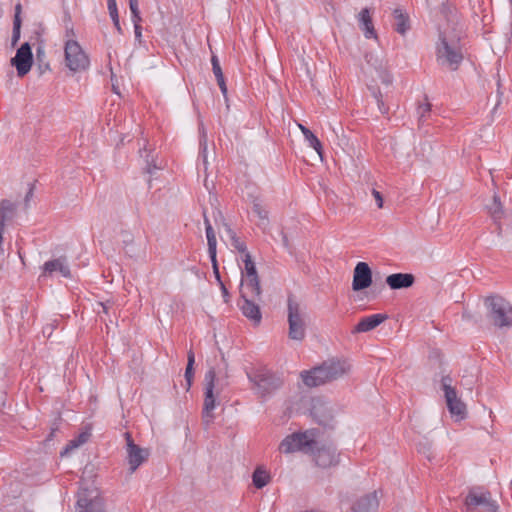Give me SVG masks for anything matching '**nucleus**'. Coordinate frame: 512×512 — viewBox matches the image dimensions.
Here are the masks:
<instances>
[{
    "label": "nucleus",
    "mask_w": 512,
    "mask_h": 512,
    "mask_svg": "<svg viewBox=\"0 0 512 512\" xmlns=\"http://www.w3.org/2000/svg\"><path fill=\"white\" fill-rule=\"evenodd\" d=\"M462 26L456 15L447 20V24L439 28V42L436 46L437 63L451 71L458 69L464 58L461 37Z\"/></svg>",
    "instance_id": "nucleus-1"
},
{
    "label": "nucleus",
    "mask_w": 512,
    "mask_h": 512,
    "mask_svg": "<svg viewBox=\"0 0 512 512\" xmlns=\"http://www.w3.org/2000/svg\"><path fill=\"white\" fill-rule=\"evenodd\" d=\"M351 370V365L346 360H330L311 371L301 373L304 384L308 387H316L327 382L337 380Z\"/></svg>",
    "instance_id": "nucleus-2"
},
{
    "label": "nucleus",
    "mask_w": 512,
    "mask_h": 512,
    "mask_svg": "<svg viewBox=\"0 0 512 512\" xmlns=\"http://www.w3.org/2000/svg\"><path fill=\"white\" fill-rule=\"evenodd\" d=\"M487 317L491 323L499 328L512 327V305L501 296L494 295L485 298Z\"/></svg>",
    "instance_id": "nucleus-3"
},
{
    "label": "nucleus",
    "mask_w": 512,
    "mask_h": 512,
    "mask_svg": "<svg viewBox=\"0 0 512 512\" xmlns=\"http://www.w3.org/2000/svg\"><path fill=\"white\" fill-rule=\"evenodd\" d=\"M450 376H443L441 379V388L444 392V398L448 411L455 421H462L467 417L466 404L458 397L455 387L452 385Z\"/></svg>",
    "instance_id": "nucleus-4"
},
{
    "label": "nucleus",
    "mask_w": 512,
    "mask_h": 512,
    "mask_svg": "<svg viewBox=\"0 0 512 512\" xmlns=\"http://www.w3.org/2000/svg\"><path fill=\"white\" fill-rule=\"evenodd\" d=\"M64 56L66 67L74 73L85 71L90 65L87 53L75 39L65 40Z\"/></svg>",
    "instance_id": "nucleus-5"
},
{
    "label": "nucleus",
    "mask_w": 512,
    "mask_h": 512,
    "mask_svg": "<svg viewBox=\"0 0 512 512\" xmlns=\"http://www.w3.org/2000/svg\"><path fill=\"white\" fill-rule=\"evenodd\" d=\"M305 310L292 298L288 299L289 338L302 341L306 334Z\"/></svg>",
    "instance_id": "nucleus-6"
},
{
    "label": "nucleus",
    "mask_w": 512,
    "mask_h": 512,
    "mask_svg": "<svg viewBox=\"0 0 512 512\" xmlns=\"http://www.w3.org/2000/svg\"><path fill=\"white\" fill-rule=\"evenodd\" d=\"M315 438L316 434L314 430L293 433L281 441L279 450L285 454L297 451H309L312 450L316 444Z\"/></svg>",
    "instance_id": "nucleus-7"
},
{
    "label": "nucleus",
    "mask_w": 512,
    "mask_h": 512,
    "mask_svg": "<svg viewBox=\"0 0 512 512\" xmlns=\"http://www.w3.org/2000/svg\"><path fill=\"white\" fill-rule=\"evenodd\" d=\"M77 512H104L99 490L95 486H81L78 492Z\"/></svg>",
    "instance_id": "nucleus-8"
},
{
    "label": "nucleus",
    "mask_w": 512,
    "mask_h": 512,
    "mask_svg": "<svg viewBox=\"0 0 512 512\" xmlns=\"http://www.w3.org/2000/svg\"><path fill=\"white\" fill-rule=\"evenodd\" d=\"M215 381H216V372L213 368L209 369L205 374V392H204V404H203V412L202 417L203 421L206 425L212 423L214 419L213 411L216 408V394H215Z\"/></svg>",
    "instance_id": "nucleus-9"
},
{
    "label": "nucleus",
    "mask_w": 512,
    "mask_h": 512,
    "mask_svg": "<svg viewBox=\"0 0 512 512\" xmlns=\"http://www.w3.org/2000/svg\"><path fill=\"white\" fill-rule=\"evenodd\" d=\"M244 274L246 279L242 281L241 293L244 296H260L261 287L256 270L255 263L250 253H245L244 258Z\"/></svg>",
    "instance_id": "nucleus-10"
},
{
    "label": "nucleus",
    "mask_w": 512,
    "mask_h": 512,
    "mask_svg": "<svg viewBox=\"0 0 512 512\" xmlns=\"http://www.w3.org/2000/svg\"><path fill=\"white\" fill-rule=\"evenodd\" d=\"M365 60L368 65L366 73L371 76L373 81L380 80L387 86L392 83V76L387 70L383 55L370 52L365 55Z\"/></svg>",
    "instance_id": "nucleus-11"
},
{
    "label": "nucleus",
    "mask_w": 512,
    "mask_h": 512,
    "mask_svg": "<svg viewBox=\"0 0 512 512\" xmlns=\"http://www.w3.org/2000/svg\"><path fill=\"white\" fill-rule=\"evenodd\" d=\"M466 512H498V505L489 492L471 490L465 499Z\"/></svg>",
    "instance_id": "nucleus-12"
},
{
    "label": "nucleus",
    "mask_w": 512,
    "mask_h": 512,
    "mask_svg": "<svg viewBox=\"0 0 512 512\" xmlns=\"http://www.w3.org/2000/svg\"><path fill=\"white\" fill-rule=\"evenodd\" d=\"M11 64L15 66L19 77L25 76L32 67L33 54L29 43H24L17 50L16 55L11 59Z\"/></svg>",
    "instance_id": "nucleus-13"
},
{
    "label": "nucleus",
    "mask_w": 512,
    "mask_h": 512,
    "mask_svg": "<svg viewBox=\"0 0 512 512\" xmlns=\"http://www.w3.org/2000/svg\"><path fill=\"white\" fill-rule=\"evenodd\" d=\"M127 440V461L129 464V470L131 473H134L138 467L143 464L148 458L149 452L146 449H143L136 445L130 434L126 433Z\"/></svg>",
    "instance_id": "nucleus-14"
},
{
    "label": "nucleus",
    "mask_w": 512,
    "mask_h": 512,
    "mask_svg": "<svg viewBox=\"0 0 512 512\" xmlns=\"http://www.w3.org/2000/svg\"><path fill=\"white\" fill-rule=\"evenodd\" d=\"M311 414L314 419L323 426H331L335 418L334 407L330 403L320 399L313 401Z\"/></svg>",
    "instance_id": "nucleus-15"
},
{
    "label": "nucleus",
    "mask_w": 512,
    "mask_h": 512,
    "mask_svg": "<svg viewBox=\"0 0 512 512\" xmlns=\"http://www.w3.org/2000/svg\"><path fill=\"white\" fill-rule=\"evenodd\" d=\"M372 284V270L366 262H358L353 271L352 289L361 291Z\"/></svg>",
    "instance_id": "nucleus-16"
},
{
    "label": "nucleus",
    "mask_w": 512,
    "mask_h": 512,
    "mask_svg": "<svg viewBox=\"0 0 512 512\" xmlns=\"http://www.w3.org/2000/svg\"><path fill=\"white\" fill-rule=\"evenodd\" d=\"M55 272H59L65 278L71 277L70 268L65 257H59L44 263L42 276H52Z\"/></svg>",
    "instance_id": "nucleus-17"
},
{
    "label": "nucleus",
    "mask_w": 512,
    "mask_h": 512,
    "mask_svg": "<svg viewBox=\"0 0 512 512\" xmlns=\"http://www.w3.org/2000/svg\"><path fill=\"white\" fill-rule=\"evenodd\" d=\"M415 277L410 273H394L386 277V284L393 290L411 287Z\"/></svg>",
    "instance_id": "nucleus-18"
},
{
    "label": "nucleus",
    "mask_w": 512,
    "mask_h": 512,
    "mask_svg": "<svg viewBox=\"0 0 512 512\" xmlns=\"http://www.w3.org/2000/svg\"><path fill=\"white\" fill-rule=\"evenodd\" d=\"M250 379L255 383L262 394L269 393L279 386V380L268 372L258 373Z\"/></svg>",
    "instance_id": "nucleus-19"
},
{
    "label": "nucleus",
    "mask_w": 512,
    "mask_h": 512,
    "mask_svg": "<svg viewBox=\"0 0 512 512\" xmlns=\"http://www.w3.org/2000/svg\"><path fill=\"white\" fill-rule=\"evenodd\" d=\"M241 297L243 299V304L241 305L243 315L250 319L255 325H258L262 319L261 311L259 306L250 299L255 296H244L241 293Z\"/></svg>",
    "instance_id": "nucleus-20"
},
{
    "label": "nucleus",
    "mask_w": 512,
    "mask_h": 512,
    "mask_svg": "<svg viewBox=\"0 0 512 512\" xmlns=\"http://www.w3.org/2000/svg\"><path fill=\"white\" fill-rule=\"evenodd\" d=\"M387 319L386 314H373L362 318L353 329V333H364L375 329Z\"/></svg>",
    "instance_id": "nucleus-21"
},
{
    "label": "nucleus",
    "mask_w": 512,
    "mask_h": 512,
    "mask_svg": "<svg viewBox=\"0 0 512 512\" xmlns=\"http://www.w3.org/2000/svg\"><path fill=\"white\" fill-rule=\"evenodd\" d=\"M315 462L322 468H328L338 463L335 449L331 447L321 448L315 454Z\"/></svg>",
    "instance_id": "nucleus-22"
},
{
    "label": "nucleus",
    "mask_w": 512,
    "mask_h": 512,
    "mask_svg": "<svg viewBox=\"0 0 512 512\" xmlns=\"http://www.w3.org/2000/svg\"><path fill=\"white\" fill-rule=\"evenodd\" d=\"M379 506L376 492L365 495L356 501L353 506L354 512H374Z\"/></svg>",
    "instance_id": "nucleus-23"
},
{
    "label": "nucleus",
    "mask_w": 512,
    "mask_h": 512,
    "mask_svg": "<svg viewBox=\"0 0 512 512\" xmlns=\"http://www.w3.org/2000/svg\"><path fill=\"white\" fill-rule=\"evenodd\" d=\"M358 21H359L360 28L364 32V36L366 38L377 39V34L374 29V25L372 23L370 10L368 8H364L359 12Z\"/></svg>",
    "instance_id": "nucleus-24"
},
{
    "label": "nucleus",
    "mask_w": 512,
    "mask_h": 512,
    "mask_svg": "<svg viewBox=\"0 0 512 512\" xmlns=\"http://www.w3.org/2000/svg\"><path fill=\"white\" fill-rule=\"evenodd\" d=\"M91 436L90 429L86 428L84 431L80 432L77 436L71 439L65 448L61 451V456H65L70 454L72 451L76 450L83 444H85Z\"/></svg>",
    "instance_id": "nucleus-25"
},
{
    "label": "nucleus",
    "mask_w": 512,
    "mask_h": 512,
    "mask_svg": "<svg viewBox=\"0 0 512 512\" xmlns=\"http://www.w3.org/2000/svg\"><path fill=\"white\" fill-rule=\"evenodd\" d=\"M16 213V205L9 200L0 202V227L5 228L6 223L13 219Z\"/></svg>",
    "instance_id": "nucleus-26"
},
{
    "label": "nucleus",
    "mask_w": 512,
    "mask_h": 512,
    "mask_svg": "<svg viewBox=\"0 0 512 512\" xmlns=\"http://www.w3.org/2000/svg\"><path fill=\"white\" fill-rule=\"evenodd\" d=\"M394 15V28L395 30L401 34L405 35L406 32L410 29L409 18L408 15L405 14L401 9H395L393 12Z\"/></svg>",
    "instance_id": "nucleus-27"
},
{
    "label": "nucleus",
    "mask_w": 512,
    "mask_h": 512,
    "mask_svg": "<svg viewBox=\"0 0 512 512\" xmlns=\"http://www.w3.org/2000/svg\"><path fill=\"white\" fill-rule=\"evenodd\" d=\"M486 209H487V212L489 213V215L491 216V218L495 222L499 221L504 214L503 207L500 202V198L497 194H494L492 203L488 204L486 206Z\"/></svg>",
    "instance_id": "nucleus-28"
},
{
    "label": "nucleus",
    "mask_w": 512,
    "mask_h": 512,
    "mask_svg": "<svg viewBox=\"0 0 512 512\" xmlns=\"http://www.w3.org/2000/svg\"><path fill=\"white\" fill-rule=\"evenodd\" d=\"M271 480L270 474L263 468L258 467L253 473L252 481L256 488L265 487Z\"/></svg>",
    "instance_id": "nucleus-29"
},
{
    "label": "nucleus",
    "mask_w": 512,
    "mask_h": 512,
    "mask_svg": "<svg viewBox=\"0 0 512 512\" xmlns=\"http://www.w3.org/2000/svg\"><path fill=\"white\" fill-rule=\"evenodd\" d=\"M253 212L258 216V225L263 229H266L269 224L268 211L261 205L257 200L253 202Z\"/></svg>",
    "instance_id": "nucleus-30"
},
{
    "label": "nucleus",
    "mask_w": 512,
    "mask_h": 512,
    "mask_svg": "<svg viewBox=\"0 0 512 512\" xmlns=\"http://www.w3.org/2000/svg\"><path fill=\"white\" fill-rule=\"evenodd\" d=\"M206 237L208 242V253L210 258H214L217 254L216 247H217V240L215 232L212 228V225H208L206 229Z\"/></svg>",
    "instance_id": "nucleus-31"
},
{
    "label": "nucleus",
    "mask_w": 512,
    "mask_h": 512,
    "mask_svg": "<svg viewBox=\"0 0 512 512\" xmlns=\"http://www.w3.org/2000/svg\"><path fill=\"white\" fill-rule=\"evenodd\" d=\"M107 4H108L109 14H110V17L113 21L115 28L117 29V31L119 33H122V28H121L120 21H119V15H118L116 1L111 0V1H108Z\"/></svg>",
    "instance_id": "nucleus-32"
},
{
    "label": "nucleus",
    "mask_w": 512,
    "mask_h": 512,
    "mask_svg": "<svg viewBox=\"0 0 512 512\" xmlns=\"http://www.w3.org/2000/svg\"><path fill=\"white\" fill-rule=\"evenodd\" d=\"M187 358H188V362H187V367H186V370H185V378H186V381H187V386L189 388L191 386L192 378H193V375H194L193 365H194V362H195V355H194V352L192 350H190L188 352Z\"/></svg>",
    "instance_id": "nucleus-33"
},
{
    "label": "nucleus",
    "mask_w": 512,
    "mask_h": 512,
    "mask_svg": "<svg viewBox=\"0 0 512 512\" xmlns=\"http://www.w3.org/2000/svg\"><path fill=\"white\" fill-rule=\"evenodd\" d=\"M304 138L309 143L310 147H312L322 158V144L316 135L312 131H309L308 134L304 136Z\"/></svg>",
    "instance_id": "nucleus-34"
},
{
    "label": "nucleus",
    "mask_w": 512,
    "mask_h": 512,
    "mask_svg": "<svg viewBox=\"0 0 512 512\" xmlns=\"http://www.w3.org/2000/svg\"><path fill=\"white\" fill-rule=\"evenodd\" d=\"M129 8L131 11L132 22H141L140 10L138 6V0H129Z\"/></svg>",
    "instance_id": "nucleus-35"
},
{
    "label": "nucleus",
    "mask_w": 512,
    "mask_h": 512,
    "mask_svg": "<svg viewBox=\"0 0 512 512\" xmlns=\"http://www.w3.org/2000/svg\"><path fill=\"white\" fill-rule=\"evenodd\" d=\"M431 111V104L429 102H424L419 104L417 107V114L419 121H422L426 115H428Z\"/></svg>",
    "instance_id": "nucleus-36"
},
{
    "label": "nucleus",
    "mask_w": 512,
    "mask_h": 512,
    "mask_svg": "<svg viewBox=\"0 0 512 512\" xmlns=\"http://www.w3.org/2000/svg\"><path fill=\"white\" fill-rule=\"evenodd\" d=\"M200 148H201V155H202L203 163L206 166L208 163V161H207V139H206V134L204 132L202 133L201 138H200Z\"/></svg>",
    "instance_id": "nucleus-37"
},
{
    "label": "nucleus",
    "mask_w": 512,
    "mask_h": 512,
    "mask_svg": "<svg viewBox=\"0 0 512 512\" xmlns=\"http://www.w3.org/2000/svg\"><path fill=\"white\" fill-rule=\"evenodd\" d=\"M211 63H212V70H213V73H214L216 79L223 77L224 75H223V72H222V69H221V66H220L217 56H212Z\"/></svg>",
    "instance_id": "nucleus-38"
},
{
    "label": "nucleus",
    "mask_w": 512,
    "mask_h": 512,
    "mask_svg": "<svg viewBox=\"0 0 512 512\" xmlns=\"http://www.w3.org/2000/svg\"><path fill=\"white\" fill-rule=\"evenodd\" d=\"M231 245L241 253H248L246 245L238 237L231 241Z\"/></svg>",
    "instance_id": "nucleus-39"
},
{
    "label": "nucleus",
    "mask_w": 512,
    "mask_h": 512,
    "mask_svg": "<svg viewBox=\"0 0 512 512\" xmlns=\"http://www.w3.org/2000/svg\"><path fill=\"white\" fill-rule=\"evenodd\" d=\"M374 96H375V98H376V100H377L379 110H380L382 113H387V112H388V109L384 106V103H383V100H382L381 93H380V92L374 93Z\"/></svg>",
    "instance_id": "nucleus-40"
},
{
    "label": "nucleus",
    "mask_w": 512,
    "mask_h": 512,
    "mask_svg": "<svg viewBox=\"0 0 512 512\" xmlns=\"http://www.w3.org/2000/svg\"><path fill=\"white\" fill-rule=\"evenodd\" d=\"M210 259H211L212 266H213V272L215 274V277H216L218 283L220 284V281H222V280L220 278V273H219V269H218L217 255L214 258H210Z\"/></svg>",
    "instance_id": "nucleus-41"
},
{
    "label": "nucleus",
    "mask_w": 512,
    "mask_h": 512,
    "mask_svg": "<svg viewBox=\"0 0 512 512\" xmlns=\"http://www.w3.org/2000/svg\"><path fill=\"white\" fill-rule=\"evenodd\" d=\"M134 24V33H135V38L136 40H138L139 42H141V38H142V28L140 26V22H133Z\"/></svg>",
    "instance_id": "nucleus-42"
},
{
    "label": "nucleus",
    "mask_w": 512,
    "mask_h": 512,
    "mask_svg": "<svg viewBox=\"0 0 512 512\" xmlns=\"http://www.w3.org/2000/svg\"><path fill=\"white\" fill-rule=\"evenodd\" d=\"M372 195L374 196V198L376 200L378 208H382L383 207V197H382L381 193L379 191L373 189Z\"/></svg>",
    "instance_id": "nucleus-43"
},
{
    "label": "nucleus",
    "mask_w": 512,
    "mask_h": 512,
    "mask_svg": "<svg viewBox=\"0 0 512 512\" xmlns=\"http://www.w3.org/2000/svg\"><path fill=\"white\" fill-rule=\"evenodd\" d=\"M462 318L466 321H474V322H477V318L472 314L471 311L469 310H464L463 314H462Z\"/></svg>",
    "instance_id": "nucleus-44"
},
{
    "label": "nucleus",
    "mask_w": 512,
    "mask_h": 512,
    "mask_svg": "<svg viewBox=\"0 0 512 512\" xmlns=\"http://www.w3.org/2000/svg\"><path fill=\"white\" fill-rule=\"evenodd\" d=\"M217 83H218V85L220 87V90L223 93V95H226L227 94V86H226V83H225V80H224V76L220 77V78H217Z\"/></svg>",
    "instance_id": "nucleus-45"
},
{
    "label": "nucleus",
    "mask_w": 512,
    "mask_h": 512,
    "mask_svg": "<svg viewBox=\"0 0 512 512\" xmlns=\"http://www.w3.org/2000/svg\"><path fill=\"white\" fill-rule=\"evenodd\" d=\"M13 28L16 30V32H18V30L21 28V18L18 13H15L14 15Z\"/></svg>",
    "instance_id": "nucleus-46"
},
{
    "label": "nucleus",
    "mask_w": 512,
    "mask_h": 512,
    "mask_svg": "<svg viewBox=\"0 0 512 512\" xmlns=\"http://www.w3.org/2000/svg\"><path fill=\"white\" fill-rule=\"evenodd\" d=\"M225 232L230 241L237 237L236 233L228 225H225Z\"/></svg>",
    "instance_id": "nucleus-47"
},
{
    "label": "nucleus",
    "mask_w": 512,
    "mask_h": 512,
    "mask_svg": "<svg viewBox=\"0 0 512 512\" xmlns=\"http://www.w3.org/2000/svg\"><path fill=\"white\" fill-rule=\"evenodd\" d=\"M65 37H66V40L67 39H74V37H75L74 29L73 28H67L66 32H65Z\"/></svg>",
    "instance_id": "nucleus-48"
},
{
    "label": "nucleus",
    "mask_w": 512,
    "mask_h": 512,
    "mask_svg": "<svg viewBox=\"0 0 512 512\" xmlns=\"http://www.w3.org/2000/svg\"><path fill=\"white\" fill-rule=\"evenodd\" d=\"M219 285H220V288H221L222 294H223V296H224V298H225V302H227V301H228V299H227V298H228V296H229V294H228V290H227V288L225 287V285H224V283H223L222 281H220V284H219Z\"/></svg>",
    "instance_id": "nucleus-49"
},
{
    "label": "nucleus",
    "mask_w": 512,
    "mask_h": 512,
    "mask_svg": "<svg viewBox=\"0 0 512 512\" xmlns=\"http://www.w3.org/2000/svg\"><path fill=\"white\" fill-rule=\"evenodd\" d=\"M20 38V30H18V32H16V30L13 29V35H12V40H13V43H16Z\"/></svg>",
    "instance_id": "nucleus-50"
},
{
    "label": "nucleus",
    "mask_w": 512,
    "mask_h": 512,
    "mask_svg": "<svg viewBox=\"0 0 512 512\" xmlns=\"http://www.w3.org/2000/svg\"><path fill=\"white\" fill-rule=\"evenodd\" d=\"M298 128L300 129V131L302 132V134L305 136L308 134V132L310 131L307 127H305L304 125L302 124H298Z\"/></svg>",
    "instance_id": "nucleus-51"
},
{
    "label": "nucleus",
    "mask_w": 512,
    "mask_h": 512,
    "mask_svg": "<svg viewBox=\"0 0 512 512\" xmlns=\"http://www.w3.org/2000/svg\"><path fill=\"white\" fill-rule=\"evenodd\" d=\"M4 230L5 228H2L0 227V251L3 253V249H2V241H3V233H4Z\"/></svg>",
    "instance_id": "nucleus-52"
},
{
    "label": "nucleus",
    "mask_w": 512,
    "mask_h": 512,
    "mask_svg": "<svg viewBox=\"0 0 512 512\" xmlns=\"http://www.w3.org/2000/svg\"><path fill=\"white\" fill-rule=\"evenodd\" d=\"M15 13H18V15H20V13H21V4H17L15 6Z\"/></svg>",
    "instance_id": "nucleus-53"
},
{
    "label": "nucleus",
    "mask_w": 512,
    "mask_h": 512,
    "mask_svg": "<svg viewBox=\"0 0 512 512\" xmlns=\"http://www.w3.org/2000/svg\"><path fill=\"white\" fill-rule=\"evenodd\" d=\"M4 405V395L0 392V407Z\"/></svg>",
    "instance_id": "nucleus-54"
},
{
    "label": "nucleus",
    "mask_w": 512,
    "mask_h": 512,
    "mask_svg": "<svg viewBox=\"0 0 512 512\" xmlns=\"http://www.w3.org/2000/svg\"><path fill=\"white\" fill-rule=\"evenodd\" d=\"M32 194H33L32 189H30V190H29V192H28V193H27V195H26V198H25L26 202L30 199V197L32 196Z\"/></svg>",
    "instance_id": "nucleus-55"
},
{
    "label": "nucleus",
    "mask_w": 512,
    "mask_h": 512,
    "mask_svg": "<svg viewBox=\"0 0 512 512\" xmlns=\"http://www.w3.org/2000/svg\"><path fill=\"white\" fill-rule=\"evenodd\" d=\"M204 223H205V229H207L208 225H211L210 221L208 220V218L206 216L204 217Z\"/></svg>",
    "instance_id": "nucleus-56"
},
{
    "label": "nucleus",
    "mask_w": 512,
    "mask_h": 512,
    "mask_svg": "<svg viewBox=\"0 0 512 512\" xmlns=\"http://www.w3.org/2000/svg\"><path fill=\"white\" fill-rule=\"evenodd\" d=\"M101 307L103 308L104 312H107L108 306L105 303H100Z\"/></svg>",
    "instance_id": "nucleus-57"
},
{
    "label": "nucleus",
    "mask_w": 512,
    "mask_h": 512,
    "mask_svg": "<svg viewBox=\"0 0 512 512\" xmlns=\"http://www.w3.org/2000/svg\"><path fill=\"white\" fill-rule=\"evenodd\" d=\"M146 170L149 174H152V167L150 166V164H147Z\"/></svg>",
    "instance_id": "nucleus-58"
}]
</instances>
